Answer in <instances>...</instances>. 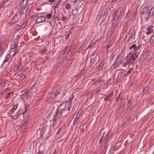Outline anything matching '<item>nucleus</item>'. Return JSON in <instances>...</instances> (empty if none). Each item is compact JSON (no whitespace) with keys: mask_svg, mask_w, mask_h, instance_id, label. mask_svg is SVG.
<instances>
[{"mask_svg":"<svg viewBox=\"0 0 154 154\" xmlns=\"http://www.w3.org/2000/svg\"><path fill=\"white\" fill-rule=\"evenodd\" d=\"M66 103L63 102L60 104L56 111V113L54 115L52 121L54 126H56L57 124L56 121L60 118L62 114L67 110L66 109Z\"/></svg>","mask_w":154,"mask_h":154,"instance_id":"nucleus-1","label":"nucleus"},{"mask_svg":"<svg viewBox=\"0 0 154 154\" xmlns=\"http://www.w3.org/2000/svg\"><path fill=\"white\" fill-rule=\"evenodd\" d=\"M124 11L122 10L120 11L118 10L115 11L112 15L113 17V24L116 25L117 22H118V24L120 23L122 17L124 16Z\"/></svg>","mask_w":154,"mask_h":154,"instance_id":"nucleus-2","label":"nucleus"},{"mask_svg":"<svg viewBox=\"0 0 154 154\" xmlns=\"http://www.w3.org/2000/svg\"><path fill=\"white\" fill-rule=\"evenodd\" d=\"M98 59L97 56V54H95V52L91 55L90 62V66L95 65L98 62Z\"/></svg>","mask_w":154,"mask_h":154,"instance_id":"nucleus-3","label":"nucleus"},{"mask_svg":"<svg viewBox=\"0 0 154 154\" xmlns=\"http://www.w3.org/2000/svg\"><path fill=\"white\" fill-rule=\"evenodd\" d=\"M18 39L17 38L16 39H14L12 43V45L10 46V48L11 49L14 48L16 47H17L18 44Z\"/></svg>","mask_w":154,"mask_h":154,"instance_id":"nucleus-4","label":"nucleus"},{"mask_svg":"<svg viewBox=\"0 0 154 154\" xmlns=\"http://www.w3.org/2000/svg\"><path fill=\"white\" fill-rule=\"evenodd\" d=\"M149 10V8L148 7H146L141 8L140 11V13L141 15H143V14H145L148 13V11Z\"/></svg>","mask_w":154,"mask_h":154,"instance_id":"nucleus-5","label":"nucleus"},{"mask_svg":"<svg viewBox=\"0 0 154 154\" xmlns=\"http://www.w3.org/2000/svg\"><path fill=\"white\" fill-rule=\"evenodd\" d=\"M28 0H22L20 3V7L21 9H24L26 7Z\"/></svg>","mask_w":154,"mask_h":154,"instance_id":"nucleus-6","label":"nucleus"},{"mask_svg":"<svg viewBox=\"0 0 154 154\" xmlns=\"http://www.w3.org/2000/svg\"><path fill=\"white\" fill-rule=\"evenodd\" d=\"M30 94V93L29 91H26L21 95V97L24 100L27 99L29 97Z\"/></svg>","mask_w":154,"mask_h":154,"instance_id":"nucleus-7","label":"nucleus"},{"mask_svg":"<svg viewBox=\"0 0 154 154\" xmlns=\"http://www.w3.org/2000/svg\"><path fill=\"white\" fill-rule=\"evenodd\" d=\"M113 92H112L110 94L108 95L104 99V101H111L112 100V98L113 95Z\"/></svg>","mask_w":154,"mask_h":154,"instance_id":"nucleus-8","label":"nucleus"},{"mask_svg":"<svg viewBox=\"0 0 154 154\" xmlns=\"http://www.w3.org/2000/svg\"><path fill=\"white\" fill-rule=\"evenodd\" d=\"M103 10L102 8H101L100 9V12L99 13V15L100 16H103V18H105L106 17L107 15L108 12L107 11H105L103 13Z\"/></svg>","mask_w":154,"mask_h":154,"instance_id":"nucleus-9","label":"nucleus"},{"mask_svg":"<svg viewBox=\"0 0 154 154\" xmlns=\"http://www.w3.org/2000/svg\"><path fill=\"white\" fill-rule=\"evenodd\" d=\"M46 20V17L44 16L38 17L36 20V22L37 23H39L44 21Z\"/></svg>","mask_w":154,"mask_h":154,"instance_id":"nucleus-10","label":"nucleus"},{"mask_svg":"<svg viewBox=\"0 0 154 154\" xmlns=\"http://www.w3.org/2000/svg\"><path fill=\"white\" fill-rule=\"evenodd\" d=\"M11 3V0H3L1 2L2 5L4 7H7Z\"/></svg>","mask_w":154,"mask_h":154,"instance_id":"nucleus-11","label":"nucleus"},{"mask_svg":"<svg viewBox=\"0 0 154 154\" xmlns=\"http://www.w3.org/2000/svg\"><path fill=\"white\" fill-rule=\"evenodd\" d=\"M133 32V28H131L129 30V32L126 35L125 38H128V40H130L132 38Z\"/></svg>","mask_w":154,"mask_h":154,"instance_id":"nucleus-12","label":"nucleus"},{"mask_svg":"<svg viewBox=\"0 0 154 154\" xmlns=\"http://www.w3.org/2000/svg\"><path fill=\"white\" fill-rule=\"evenodd\" d=\"M153 27V26H152L149 25L148 26L146 29L148 30L146 32L147 35H149L153 32V30L152 29Z\"/></svg>","mask_w":154,"mask_h":154,"instance_id":"nucleus-13","label":"nucleus"},{"mask_svg":"<svg viewBox=\"0 0 154 154\" xmlns=\"http://www.w3.org/2000/svg\"><path fill=\"white\" fill-rule=\"evenodd\" d=\"M21 17V13L20 12H19L17 13L14 18L16 20L18 21L20 19Z\"/></svg>","mask_w":154,"mask_h":154,"instance_id":"nucleus-14","label":"nucleus"},{"mask_svg":"<svg viewBox=\"0 0 154 154\" xmlns=\"http://www.w3.org/2000/svg\"><path fill=\"white\" fill-rule=\"evenodd\" d=\"M107 139H105V138H104V139L103 141V142H104V143L103 144V145L101 146V149H102V150H103V149L106 148L107 144Z\"/></svg>","mask_w":154,"mask_h":154,"instance_id":"nucleus-15","label":"nucleus"},{"mask_svg":"<svg viewBox=\"0 0 154 154\" xmlns=\"http://www.w3.org/2000/svg\"><path fill=\"white\" fill-rule=\"evenodd\" d=\"M125 104H124L122 105L118 109V112L121 114H122L123 111V109L125 107Z\"/></svg>","mask_w":154,"mask_h":154,"instance_id":"nucleus-16","label":"nucleus"},{"mask_svg":"<svg viewBox=\"0 0 154 154\" xmlns=\"http://www.w3.org/2000/svg\"><path fill=\"white\" fill-rule=\"evenodd\" d=\"M131 64L130 63V60L128 59L124 63L122 64V67H125L127 65H128L129 66V65Z\"/></svg>","mask_w":154,"mask_h":154,"instance_id":"nucleus-17","label":"nucleus"},{"mask_svg":"<svg viewBox=\"0 0 154 154\" xmlns=\"http://www.w3.org/2000/svg\"><path fill=\"white\" fill-rule=\"evenodd\" d=\"M124 57L123 55V54H120L117 57L115 61H116L117 62L119 60H122V58H123Z\"/></svg>","mask_w":154,"mask_h":154,"instance_id":"nucleus-18","label":"nucleus"},{"mask_svg":"<svg viewBox=\"0 0 154 154\" xmlns=\"http://www.w3.org/2000/svg\"><path fill=\"white\" fill-rule=\"evenodd\" d=\"M122 96L123 95L122 94H119L116 98V101L118 103L119 101H121L122 99Z\"/></svg>","mask_w":154,"mask_h":154,"instance_id":"nucleus-19","label":"nucleus"},{"mask_svg":"<svg viewBox=\"0 0 154 154\" xmlns=\"http://www.w3.org/2000/svg\"><path fill=\"white\" fill-rule=\"evenodd\" d=\"M54 11L55 13L54 16V17L55 18H57L59 17V16L60 12L58 10H57V11L55 10Z\"/></svg>","mask_w":154,"mask_h":154,"instance_id":"nucleus-20","label":"nucleus"},{"mask_svg":"<svg viewBox=\"0 0 154 154\" xmlns=\"http://www.w3.org/2000/svg\"><path fill=\"white\" fill-rule=\"evenodd\" d=\"M138 57V55L137 54L134 53L131 56V59L133 60H135Z\"/></svg>","mask_w":154,"mask_h":154,"instance_id":"nucleus-21","label":"nucleus"},{"mask_svg":"<svg viewBox=\"0 0 154 154\" xmlns=\"http://www.w3.org/2000/svg\"><path fill=\"white\" fill-rule=\"evenodd\" d=\"M11 56L10 54H7L5 56V59L3 61V63L7 62L8 61V60L10 58Z\"/></svg>","mask_w":154,"mask_h":154,"instance_id":"nucleus-22","label":"nucleus"},{"mask_svg":"<svg viewBox=\"0 0 154 154\" xmlns=\"http://www.w3.org/2000/svg\"><path fill=\"white\" fill-rule=\"evenodd\" d=\"M151 12L152 13L151 15L152 16L154 15V7H152L150 9L149 11L148 12V14H150Z\"/></svg>","mask_w":154,"mask_h":154,"instance_id":"nucleus-23","label":"nucleus"},{"mask_svg":"<svg viewBox=\"0 0 154 154\" xmlns=\"http://www.w3.org/2000/svg\"><path fill=\"white\" fill-rule=\"evenodd\" d=\"M84 46L85 45L83 44L81 45L78 50L77 52L78 53H80L81 52L82 49L84 48Z\"/></svg>","mask_w":154,"mask_h":154,"instance_id":"nucleus-24","label":"nucleus"},{"mask_svg":"<svg viewBox=\"0 0 154 154\" xmlns=\"http://www.w3.org/2000/svg\"><path fill=\"white\" fill-rule=\"evenodd\" d=\"M80 116H81V114H79V115L78 114L77 115V116L75 118V119L73 122V124H75L76 122L78 121V120L79 119V118L80 117Z\"/></svg>","mask_w":154,"mask_h":154,"instance_id":"nucleus-25","label":"nucleus"},{"mask_svg":"<svg viewBox=\"0 0 154 154\" xmlns=\"http://www.w3.org/2000/svg\"><path fill=\"white\" fill-rule=\"evenodd\" d=\"M78 13V11L77 9H73L72 11V13L74 15H76Z\"/></svg>","mask_w":154,"mask_h":154,"instance_id":"nucleus-26","label":"nucleus"},{"mask_svg":"<svg viewBox=\"0 0 154 154\" xmlns=\"http://www.w3.org/2000/svg\"><path fill=\"white\" fill-rule=\"evenodd\" d=\"M141 47V46L140 45H139L137 46H136L134 49V51L135 52L139 50Z\"/></svg>","mask_w":154,"mask_h":154,"instance_id":"nucleus-27","label":"nucleus"},{"mask_svg":"<svg viewBox=\"0 0 154 154\" xmlns=\"http://www.w3.org/2000/svg\"><path fill=\"white\" fill-rule=\"evenodd\" d=\"M134 106V105L133 104H130L127 109V110L128 111H129V110L130 111L133 108Z\"/></svg>","mask_w":154,"mask_h":154,"instance_id":"nucleus-28","label":"nucleus"},{"mask_svg":"<svg viewBox=\"0 0 154 154\" xmlns=\"http://www.w3.org/2000/svg\"><path fill=\"white\" fill-rule=\"evenodd\" d=\"M7 82V80H5L1 82L0 84L2 87H4L5 86V84Z\"/></svg>","mask_w":154,"mask_h":154,"instance_id":"nucleus-29","label":"nucleus"},{"mask_svg":"<svg viewBox=\"0 0 154 154\" xmlns=\"http://www.w3.org/2000/svg\"><path fill=\"white\" fill-rule=\"evenodd\" d=\"M150 89V88L148 87H145L143 90V91L145 93H147Z\"/></svg>","mask_w":154,"mask_h":154,"instance_id":"nucleus-30","label":"nucleus"},{"mask_svg":"<svg viewBox=\"0 0 154 154\" xmlns=\"http://www.w3.org/2000/svg\"><path fill=\"white\" fill-rule=\"evenodd\" d=\"M131 120V117L130 116H129L127 118L126 121L125 122V124H128L129 123V122L130 120Z\"/></svg>","mask_w":154,"mask_h":154,"instance_id":"nucleus-31","label":"nucleus"},{"mask_svg":"<svg viewBox=\"0 0 154 154\" xmlns=\"http://www.w3.org/2000/svg\"><path fill=\"white\" fill-rule=\"evenodd\" d=\"M148 15L147 16H146L145 17V21L146 22H148L149 20V16H150L151 15L148 14Z\"/></svg>","mask_w":154,"mask_h":154,"instance_id":"nucleus-32","label":"nucleus"},{"mask_svg":"<svg viewBox=\"0 0 154 154\" xmlns=\"http://www.w3.org/2000/svg\"><path fill=\"white\" fill-rule=\"evenodd\" d=\"M20 46H19L18 47V48L17 47H16V49L14 50V51L15 52V54H17V52H19L20 49Z\"/></svg>","mask_w":154,"mask_h":154,"instance_id":"nucleus-33","label":"nucleus"},{"mask_svg":"<svg viewBox=\"0 0 154 154\" xmlns=\"http://www.w3.org/2000/svg\"><path fill=\"white\" fill-rule=\"evenodd\" d=\"M26 127V126L22 125L21 128V130L22 132H23Z\"/></svg>","mask_w":154,"mask_h":154,"instance_id":"nucleus-34","label":"nucleus"},{"mask_svg":"<svg viewBox=\"0 0 154 154\" xmlns=\"http://www.w3.org/2000/svg\"><path fill=\"white\" fill-rule=\"evenodd\" d=\"M112 32H110L109 33H108V35L107 36L106 39L107 40H108L109 39L110 37L112 35Z\"/></svg>","mask_w":154,"mask_h":154,"instance_id":"nucleus-35","label":"nucleus"},{"mask_svg":"<svg viewBox=\"0 0 154 154\" xmlns=\"http://www.w3.org/2000/svg\"><path fill=\"white\" fill-rule=\"evenodd\" d=\"M131 14V12L129 11H128V13H127V14L126 16V18H128L130 17Z\"/></svg>","mask_w":154,"mask_h":154,"instance_id":"nucleus-36","label":"nucleus"},{"mask_svg":"<svg viewBox=\"0 0 154 154\" xmlns=\"http://www.w3.org/2000/svg\"><path fill=\"white\" fill-rule=\"evenodd\" d=\"M68 49V46H67L66 48L61 53L62 54H64Z\"/></svg>","mask_w":154,"mask_h":154,"instance_id":"nucleus-37","label":"nucleus"},{"mask_svg":"<svg viewBox=\"0 0 154 154\" xmlns=\"http://www.w3.org/2000/svg\"><path fill=\"white\" fill-rule=\"evenodd\" d=\"M114 40H111L110 42H109L108 44H107L109 46H111L114 43Z\"/></svg>","mask_w":154,"mask_h":154,"instance_id":"nucleus-38","label":"nucleus"},{"mask_svg":"<svg viewBox=\"0 0 154 154\" xmlns=\"http://www.w3.org/2000/svg\"><path fill=\"white\" fill-rule=\"evenodd\" d=\"M137 82V80H134L133 81L131 82V84L130 86L132 87L133 85H134Z\"/></svg>","mask_w":154,"mask_h":154,"instance_id":"nucleus-39","label":"nucleus"},{"mask_svg":"<svg viewBox=\"0 0 154 154\" xmlns=\"http://www.w3.org/2000/svg\"><path fill=\"white\" fill-rule=\"evenodd\" d=\"M23 109H22V111H21V110L20 109L19 111H18L17 112L16 115L18 117L20 115L21 113L22 112V111H23Z\"/></svg>","mask_w":154,"mask_h":154,"instance_id":"nucleus-40","label":"nucleus"},{"mask_svg":"<svg viewBox=\"0 0 154 154\" xmlns=\"http://www.w3.org/2000/svg\"><path fill=\"white\" fill-rule=\"evenodd\" d=\"M114 64H115V66L114 67V68H116L119 66V65H118V63H117V62H116V61H115Z\"/></svg>","mask_w":154,"mask_h":154,"instance_id":"nucleus-41","label":"nucleus"},{"mask_svg":"<svg viewBox=\"0 0 154 154\" xmlns=\"http://www.w3.org/2000/svg\"><path fill=\"white\" fill-rule=\"evenodd\" d=\"M149 42L150 43H154V35L152 36Z\"/></svg>","mask_w":154,"mask_h":154,"instance_id":"nucleus-42","label":"nucleus"},{"mask_svg":"<svg viewBox=\"0 0 154 154\" xmlns=\"http://www.w3.org/2000/svg\"><path fill=\"white\" fill-rule=\"evenodd\" d=\"M29 115H28L26 116L24 122H25L27 123H28V121L29 120Z\"/></svg>","mask_w":154,"mask_h":154,"instance_id":"nucleus-43","label":"nucleus"},{"mask_svg":"<svg viewBox=\"0 0 154 154\" xmlns=\"http://www.w3.org/2000/svg\"><path fill=\"white\" fill-rule=\"evenodd\" d=\"M27 24V21H26L25 23H24L21 26H20V27L21 28H22L24 27Z\"/></svg>","mask_w":154,"mask_h":154,"instance_id":"nucleus-44","label":"nucleus"},{"mask_svg":"<svg viewBox=\"0 0 154 154\" xmlns=\"http://www.w3.org/2000/svg\"><path fill=\"white\" fill-rule=\"evenodd\" d=\"M17 21L13 18L10 22V24H12L16 22Z\"/></svg>","mask_w":154,"mask_h":154,"instance_id":"nucleus-45","label":"nucleus"},{"mask_svg":"<svg viewBox=\"0 0 154 154\" xmlns=\"http://www.w3.org/2000/svg\"><path fill=\"white\" fill-rule=\"evenodd\" d=\"M12 93H13V92L8 93L6 95L5 97V99H7L9 97H10V96L11 95V94H12Z\"/></svg>","mask_w":154,"mask_h":154,"instance_id":"nucleus-46","label":"nucleus"},{"mask_svg":"<svg viewBox=\"0 0 154 154\" xmlns=\"http://www.w3.org/2000/svg\"><path fill=\"white\" fill-rule=\"evenodd\" d=\"M136 45H135V44H133L132 45H131L129 48V50H131L133 48L134 49V48H135V47H136Z\"/></svg>","mask_w":154,"mask_h":154,"instance_id":"nucleus-47","label":"nucleus"},{"mask_svg":"<svg viewBox=\"0 0 154 154\" xmlns=\"http://www.w3.org/2000/svg\"><path fill=\"white\" fill-rule=\"evenodd\" d=\"M61 2V1L59 0L57 1L56 3H55V4L54 5L55 8H56L57 7L58 5Z\"/></svg>","mask_w":154,"mask_h":154,"instance_id":"nucleus-48","label":"nucleus"},{"mask_svg":"<svg viewBox=\"0 0 154 154\" xmlns=\"http://www.w3.org/2000/svg\"><path fill=\"white\" fill-rule=\"evenodd\" d=\"M104 64V62H102L101 63L99 66V67H98L99 69L101 68L103 66Z\"/></svg>","mask_w":154,"mask_h":154,"instance_id":"nucleus-49","label":"nucleus"},{"mask_svg":"<svg viewBox=\"0 0 154 154\" xmlns=\"http://www.w3.org/2000/svg\"><path fill=\"white\" fill-rule=\"evenodd\" d=\"M117 146V145L116 144L113 145V146L112 147L113 151H116L117 150V149H116V148Z\"/></svg>","mask_w":154,"mask_h":154,"instance_id":"nucleus-50","label":"nucleus"},{"mask_svg":"<svg viewBox=\"0 0 154 154\" xmlns=\"http://www.w3.org/2000/svg\"><path fill=\"white\" fill-rule=\"evenodd\" d=\"M4 40L3 39L2 37H0V45L2 44L4 42Z\"/></svg>","mask_w":154,"mask_h":154,"instance_id":"nucleus-51","label":"nucleus"},{"mask_svg":"<svg viewBox=\"0 0 154 154\" xmlns=\"http://www.w3.org/2000/svg\"><path fill=\"white\" fill-rule=\"evenodd\" d=\"M71 7V5L69 4H67L66 5V9H69Z\"/></svg>","mask_w":154,"mask_h":154,"instance_id":"nucleus-52","label":"nucleus"},{"mask_svg":"<svg viewBox=\"0 0 154 154\" xmlns=\"http://www.w3.org/2000/svg\"><path fill=\"white\" fill-rule=\"evenodd\" d=\"M28 107V105H25V106H24V108H23V110H24V112H26V111H27V108Z\"/></svg>","mask_w":154,"mask_h":154,"instance_id":"nucleus-53","label":"nucleus"},{"mask_svg":"<svg viewBox=\"0 0 154 154\" xmlns=\"http://www.w3.org/2000/svg\"><path fill=\"white\" fill-rule=\"evenodd\" d=\"M47 51V50L45 48L44 49L42 50L41 51V52L42 54V55H43L44 54H45Z\"/></svg>","mask_w":154,"mask_h":154,"instance_id":"nucleus-54","label":"nucleus"},{"mask_svg":"<svg viewBox=\"0 0 154 154\" xmlns=\"http://www.w3.org/2000/svg\"><path fill=\"white\" fill-rule=\"evenodd\" d=\"M132 69V68H131L128 71V72L125 74V76H127L128 74H130L131 72V69Z\"/></svg>","mask_w":154,"mask_h":154,"instance_id":"nucleus-55","label":"nucleus"},{"mask_svg":"<svg viewBox=\"0 0 154 154\" xmlns=\"http://www.w3.org/2000/svg\"><path fill=\"white\" fill-rule=\"evenodd\" d=\"M26 76V75L25 74H22L21 76H20V79L21 80H23L24 79Z\"/></svg>","mask_w":154,"mask_h":154,"instance_id":"nucleus-56","label":"nucleus"},{"mask_svg":"<svg viewBox=\"0 0 154 154\" xmlns=\"http://www.w3.org/2000/svg\"><path fill=\"white\" fill-rule=\"evenodd\" d=\"M112 135V134H109L106 138L105 137V139H107V140H108L110 138H111Z\"/></svg>","mask_w":154,"mask_h":154,"instance_id":"nucleus-57","label":"nucleus"},{"mask_svg":"<svg viewBox=\"0 0 154 154\" xmlns=\"http://www.w3.org/2000/svg\"><path fill=\"white\" fill-rule=\"evenodd\" d=\"M11 117L13 119H16L18 117L16 115V114L13 116H12Z\"/></svg>","mask_w":154,"mask_h":154,"instance_id":"nucleus-58","label":"nucleus"},{"mask_svg":"<svg viewBox=\"0 0 154 154\" xmlns=\"http://www.w3.org/2000/svg\"><path fill=\"white\" fill-rule=\"evenodd\" d=\"M52 17V15L51 14H48L46 15V17L48 19H50Z\"/></svg>","mask_w":154,"mask_h":154,"instance_id":"nucleus-59","label":"nucleus"},{"mask_svg":"<svg viewBox=\"0 0 154 154\" xmlns=\"http://www.w3.org/2000/svg\"><path fill=\"white\" fill-rule=\"evenodd\" d=\"M14 68L16 69L17 70H19V66L17 65H15Z\"/></svg>","mask_w":154,"mask_h":154,"instance_id":"nucleus-60","label":"nucleus"},{"mask_svg":"<svg viewBox=\"0 0 154 154\" xmlns=\"http://www.w3.org/2000/svg\"><path fill=\"white\" fill-rule=\"evenodd\" d=\"M122 63V60H120L119 61H117V63H118V65H119V66Z\"/></svg>","mask_w":154,"mask_h":154,"instance_id":"nucleus-61","label":"nucleus"},{"mask_svg":"<svg viewBox=\"0 0 154 154\" xmlns=\"http://www.w3.org/2000/svg\"><path fill=\"white\" fill-rule=\"evenodd\" d=\"M67 51V54H69V53H70V54H71V49L69 48V46H68V49Z\"/></svg>","mask_w":154,"mask_h":154,"instance_id":"nucleus-62","label":"nucleus"},{"mask_svg":"<svg viewBox=\"0 0 154 154\" xmlns=\"http://www.w3.org/2000/svg\"><path fill=\"white\" fill-rule=\"evenodd\" d=\"M3 48L2 47L0 48V54H1L3 51Z\"/></svg>","mask_w":154,"mask_h":154,"instance_id":"nucleus-63","label":"nucleus"},{"mask_svg":"<svg viewBox=\"0 0 154 154\" xmlns=\"http://www.w3.org/2000/svg\"><path fill=\"white\" fill-rule=\"evenodd\" d=\"M69 36H70V35H69V34H67L66 36V40H68V39L69 38Z\"/></svg>","mask_w":154,"mask_h":154,"instance_id":"nucleus-64","label":"nucleus"}]
</instances>
